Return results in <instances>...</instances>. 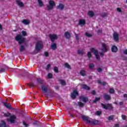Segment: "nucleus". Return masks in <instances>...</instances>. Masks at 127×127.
<instances>
[{
	"mask_svg": "<svg viewBox=\"0 0 127 127\" xmlns=\"http://www.w3.org/2000/svg\"><path fill=\"white\" fill-rule=\"evenodd\" d=\"M45 55L46 57H48V56L49 55L48 52H45Z\"/></svg>",
	"mask_w": 127,
	"mask_h": 127,
	"instance_id": "54",
	"label": "nucleus"
},
{
	"mask_svg": "<svg viewBox=\"0 0 127 127\" xmlns=\"http://www.w3.org/2000/svg\"><path fill=\"white\" fill-rule=\"evenodd\" d=\"M41 89H42V93H44V94H45L46 92H47V87L45 86V85H42L41 86Z\"/></svg>",
	"mask_w": 127,
	"mask_h": 127,
	"instance_id": "16",
	"label": "nucleus"
},
{
	"mask_svg": "<svg viewBox=\"0 0 127 127\" xmlns=\"http://www.w3.org/2000/svg\"><path fill=\"white\" fill-rule=\"evenodd\" d=\"M8 122H10V123H14V121L15 120V116L13 115L11 116L9 119H7Z\"/></svg>",
	"mask_w": 127,
	"mask_h": 127,
	"instance_id": "14",
	"label": "nucleus"
},
{
	"mask_svg": "<svg viewBox=\"0 0 127 127\" xmlns=\"http://www.w3.org/2000/svg\"><path fill=\"white\" fill-rule=\"evenodd\" d=\"M89 123L91 126L99 125V121L98 120H93L91 119L90 121H89Z\"/></svg>",
	"mask_w": 127,
	"mask_h": 127,
	"instance_id": "9",
	"label": "nucleus"
},
{
	"mask_svg": "<svg viewBox=\"0 0 127 127\" xmlns=\"http://www.w3.org/2000/svg\"><path fill=\"white\" fill-rule=\"evenodd\" d=\"M100 56H101V57H103V56H104V53L101 52V53H100Z\"/></svg>",
	"mask_w": 127,
	"mask_h": 127,
	"instance_id": "58",
	"label": "nucleus"
},
{
	"mask_svg": "<svg viewBox=\"0 0 127 127\" xmlns=\"http://www.w3.org/2000/svg\"><path fill=\"white\" fill-rule=\"evenodd\" d=\"M119 104H120V105H123V104H124V102H120L119 103Z\"/></svg>",
	"mask_w": 127,
	"mask_h": 127,
	"instance_id": "61",
	"label": "nucleus"
},
{
	"mask_svg": "<svg viewBox=\"0 0 127 127\" xmlns=\"http://www.w3.org/2000/svg\"><path fill=\"white\" fill-rule=\"evenodd\" d=\"M48 5H47V10H52L56 6V3L53 0L48 1Z\"/></svg>",
	"mask_w": 127,
	"mask_h": 127,
	"instance_id": "1",
	"label": "nucleus"
},
{
	"mask_svg": "<svg viewBox=\"0 0 127 127\" xmlns=\"http://www.w3.org/2000/svg\"><path fill=\"white\" fill-rule=\"evenodd\" d=\"M104 98L105 100H111V96L106 94L104 95Z\"/></svg>",
	"mask_w": 127,
	"mask_h": 127,
	"instance_id": "23",
	"label": "nucleus"
},
{
	"mask_svg": "<svg viewBox=\"0 0 127 127\" xmlns=\"http://www.w3.org/2000/svg\"><path fill=\"white\" fill-rule=\"evenodd\" d=\"M117 11H118V12H122V9H121V8L120 7H118L117 8Z\"/></svg>",
	"mask_w": 127,
	"mask_h": 127,
	"instance_id": "49",
	"label": "nucleus"
},
{
	"mask_svg": "<svg viewBox=\"0 0 127 127\" xmlns=\"http://www.w3.org/2000/svg\"><path fill=\"white\" fill-rule=\"evenodd\" d=\"M5 117H10V114L9 113H7L4 114Z\"/></svg>",
	"mask_w": 127,
	"mask_h": 127,
	"instance_id": "47",
	"label": "nucleus"
},
{
	"mask_svg": "<svg viewBox=\"0 0 127 127\" xmlns=\"http://www.w3.org/2000/svg\"><path fill=\"white\" fill-rule=\"evenodd\" d=\"M51 40L53 42L54 41L58 39V36L56 34H50L49 35Z\"/></svg>",
	"mask_w": 127,
	"mask_h": 127,
	"instance_id": "7",
	"label": "nucleus"
},
{
	"mask_svg": "<svg viewBox=\"0 0 127 127\" xmlns=\"http://www.w3.org/2000/svg\"><path fill=\"white\" fill-rule=\"evenodd\" d=\"M64 66L65 68H67V69L71 70V66L67 63H64Z\"/></svg>",
	"mask_w": 127,
	"mask_h": 127,
	"instance_id": "24",
	"label": "nucleus"
},
{
	"mask_svg": "<svg viewBox=\"0 0 127 127\" xmlns=\"http://www.w3.org/2000/svg\"><path fill=\"white\" fill-rule=\"evenodd\" d=\"M42 48H43V43L41 41H38L36 44V51H40Z\"/></svg>",
	"mask_w": 127,
	"mask_h": 127,
	"instance_id": "2",
	"label": "nucleus"
},
{
	"mask_svg": "<svg viewBox=\"0 0 127 127\" xmlns=\"http://www.w3.org/2000/svg\"><path fill=\"white\" fill-rule=\"evenodd\" d=\"M54 71L56 73H58V67H57V66L55 67Z\"/></svg>",
	"mask_w": 127,
	"mask_h": 127,
	"instance_id": "44",
	"label": "nucleus"
},
{
	"mask_svg": "<svg viewBox=\"0 0 127 127\" xmlns=\"http://www.w3.org/2000/svg\"><path fill=\"white\" fill-rule=\"evenodd\" d=\"M24 49H25V48L24 46L21 45L20 47V51H21V52H22V51H24Z\"/></svg>",
	"mask_w": 127,
	"mask_h": 127,
	"instance_id": "31",
	"label": "nucleus"
},
{
	"mask_svg": "<svg viewBox=\"0 0 127 127\" xmlns=\"http://www.w3.org/2000/svg\"><path fill=\"white\" fill-rule=\"evenodd\" d=\"M82 87L83 89H84V90H86V91H88V90H90V87L86 85L83 84L82 85Z\"/></svg>",
	"mask_w": 127,
	"mask_h": 127,
	"instance_id": "26",
	"label": "nucleus"
},
{
	"mask_svg": "<svg viewBox=\"0 0 127 127\" xmlns=\"http://www.w3.org/2000/svg\"><path fill=\"white\" fill-rule=\"evenodd\" d=\"M85 35L87 36L88 37H91L92 34L89 33H86Z\"/></svg>",
	"mask_w": 127,
	"mask_h": 127,
	"instance_id": "43",
	"label": "nucleus"
},
{
	"mask_svg": "<svg viewBox=\"0 0 127 127\" xmlns=\"http://www.w3.org/2000/svg\"><path fill=\"white\" fill-rule=\"evenodd\" d=\"M126 2L127 3V1H126Z\"/></svg>",
	"mask_w": 127,
	"mask_h": 127,
	"instance_id": "64",
	"label": "nucleus"
},
{
	"mask_svg": "<svg viewBox=\"0 0 127 127\" xmlns=\"http://www.w3.org/2000/svg\"><path fill=\"white\" fill-rule=\"evenodd\" d=\"M101 50L103 52H107L109 50V46L106 44H102Z\"/></svg>",
	"mask_w": 127,
	"mask_h": 127,
	"instance_id": "6",
	"label": "nucleus"
},
{
	"mask_svg": "<svg viewBox=\"0 0 127 127\" xmlns=\"http://www.w3.org/2000/svg\"><path fill=\"white\" fill-rule=\"evenodd\" d=\"M0 127H6V125H5L4 121H2V123L0 124Z\"/></svg>",
	"mask_w": 127,
	"mask_h": 127,
	"instance_id": "29",
	"label": "nucleus"
},
{
	"mask_svg": "<svg viewBox=\"0 0 127 127\" xmlns=\"http://www.w3.org/2000/svg\"><path fill=\"white\" fill-rule=\"evenodd\" d=\"M88 15L90 17H93V16H94V15H95V13H94V12L93 11H89L88 12Z\"/></svg>",
	"mask_w": 127,
	"mask_h": 127,
	"instance_id": "19",
	"label": "nucleus"
},
{
	"mask_svg": "<svg viewBox=\"0 0 127 127\" xmlns=\"http://www.w3.org/2000/svg\"><path fill=\"white\" fill-rule=\"evenodd\" d=\"M101 114H102V111H98L96 112V113H95V115H96V116H100Z\"/></svg>",
	"mask_w": 127,
	"mask_h": 127,
	"instance_id": "42",
	"label": "nucleus"
},
{
	"mask_svg": "<svg viewBox=\"0 0 127 127\" xmlns=\"http://www.w3.org/2000/svg\"><path fill=\"white\" fill-rule=\"evenodd\" d=\"M98 83H99L101 84V85H103L104 86H106V85H107V83L105 82H101V81H100V80L98 81Z\"/></svg>",
	"mask_w": 127,
	"mask_h": 127,
	"instance_id": "37",
	"label": "nucleus"
},
{
	"mask_svg": "<svg viewBox=\"0 0 127 127\" xmlns=\"http://www.w3.org/2000/svg\"><path fill=\"white\" fill-rule=\"evenodd\" d=\"M101 106L103 107V109H105V110H111L113 108V107H112V105L111 104H101Z\"/></svg>",
	"mask_w": 127,
	"mask_h": 127,
	"instance_id": "5",
	"label": "nucleus"
},
{
	"mask_svg": "<svg viewBox=\"0 0 127 127\" xmlns=\"http://www.w3.org/2000/svg\"><path fill=\"white\" fill-rule=\"evenodd\" d=\"M15 40L18 41L19 43H23L25 41V39L21 35H18L15 37Z\"/></svg>",
	"mask_w": 127,
	"mask_h": 127,
	"instance_id": "3",
	"label": "nucleus"
},
{
	"mask_svg": "<svg viewBox=\"0 0 127 127\" xmlns=\"http://www.w3.org/2000/svg\"><path fill=\"white\" fill-rule=\"evenodd\" d=\"M125 127H127V126L126 125V126H125Z\"/></svg>",
	"mask_w": 127,
	"mask_h": 127,
	"instance_id": "63",
	"label": "nucleus"
},
{
	"mask_svg": "<svg viewBox=\"0 0 127 127\" xmlns=\"http://www.w3.org/2000/svg\"><path fill=\"white\" fill-rule=\"evenodd\" d=\"M78 54H80V55H83L84 54V52L83 50H79L77 51Z\"/></svg>",
	"mask_w": 127,
	"mask_h": 127,
	"instance_id": "30",
	"label": "nucleus"
},
{
	"mask_svg": "<svg viewBox=\"0 0 127 127\" xmlns=\"http://www.w3.org/2000/svg\"><path fill=\"white\" fill-rule=\"evenodd\" d=\"M82 119L83 120V121H85V122H86L87 124H88V125H90V122H91V119L87 117V116H82Z\"/></svg>",
	"mask_w": 127,
	"mask_h": 127,
	"instance_id": "11",
	"label": "nucleus"
},
{
	"mask_svg": "<svg viewBox=\"0 0 127 127\" xmlns=\"http://www.w3.org/2000/svg\"><path fill=\"white\" fill-rule=\"evenodd\" d=\"M3 105L6 108H7V109H11V105H10L9 104L4 102Z\"/></svg>",
	"mask_w": 127,
	"mask_h": 127,
	"instance_id": "22",
	"label": "nucleus"
},
{
	"mask_svg": "<svg viewBox=\"0 0 127 127\" xmlns=\"http://www.w3.org/2000/svg\"><path fill=\"white\" fill-rule=\"evenodd\" d=\"M101 16L102 17H106V16H107V13H103V14H101Z\"/></svg>",
	"mask_w": 127,
	"mask_h": 127,
	"instance_id": "46",
	"label": "nucleus"
},
{
	"mask_svg": "<svg viewBox=\"0 0 127 127\" xmlns=\"http://www.w3.org/2000/svg\"><path fill=\"white\" fill-rule=\"evenodd\" d=\"M98 72H102V68H99L97 69Z\"/></svg>",
	"mask_w": 127,
	"mask_h": 127,
	"instance_id": "57",
	"label": "nucleus"
},
{
	"mask_svg": "<svg viewBox=\"0 0 127 127\" xmlns=\"http://www.w3.org/2000/svg\"><path fill=\"white\" fill-rule=\"evenodd\" d=\"M91 94H92V95H96V91L93 90L92 92H91Z\"/></svg>",
	"mask_w": 127,
	"mask_h": 127,
	"instance_id": "56",
	"label": "nucleus"
},
{
	"mask_svg": "<svg viewBox=\"0 0 127 127\" xmlns=\"http://www.w3.org/2000/svg\"><path fill=\"white\" fill-rule=\"evenodd\" d=\"M23 125L25 126V127H28V125H27V124H26V123H25V122H23Z\"/></svg>",
	"mask_w": 127,
	"mask_h": 127,
	"instance_id": "53",
	"label": "nucleus"
},
{
	"mask_svg": "<svg viewBox=\"0 0 127 127\" xmlns=\"http://www.w3.org/2000/svg\"><path fill=\"white\" fill-rule=\"evenodd\" d=\"M80 101L83 102V103H87V102L89 101V99L88 97L85 96H80L79 98Z\"/></svg>",
	"mask_w": 127,
	"mask_h": 127,
	"instance_id": "10",
	"label": "nucleus"
},
{
	"mask_svg": "<svg viewBox=\"0 0 127 127\" xmlns=\"http://www.w3.org/2000/svg\"><path fill=\"white\" fill-rule=\"evenodd\" d=\"M109 93L110 94H114V93H115V89L113 88H110L109 90Z\"/></svg>",
	"mask_w": 127,
	"mask_h": 127,
	"instance_id": "33",
	"label": "nucleus"
},
{
	"mask_svg": "<svg viewBox=\"0 0 127 127\" xmlns=\"http://www.w3.org/2000/svg\"><path fill=\"white\" fill-rule=\"evenodd\" d=\"M112 52H117L118 51V47L116 46H113L111 48Z\"/></svg>",
	"mask_w": 127,
	"mask_h": 127,
	"instance_id": "20",
	"label": "nucleus"
},
{
	"mask_svg": "<svg viewBox=\"0 0 127 127\" xmlns=\"http://www.w3.org/2000/svg\"><path fill=\"white\" fill-rule=\"evenodd\" d=\"M80 74L81 76H86V71L84 70H82L80 71Z\"/></svg>",
	"mask_w": 127,
	"mask_h": 127,
	"instance_id": "28",
	"label": "nucleus"
},
{
	"mask_svg": "<svg viewBox=\"0 0 127 127\" xmlns=\"http://www.w3.org/2000/svg\"><path fill=\"white\" fill-rule=\"evenodd\" d=\"M29 86L30 87H34V84L32 83H29Z\"/></svg>",
	"mask_w": 127,
	"mask_h": 127,
	"instance_id": "50",
	"label": "nucleus"
},
{
	"mask_svg": "<svg viewBox=\"0 0 127 127\" xmlns=\"http://www.w3.org/2000/svg\"><path fill=\"white\" fill-rule=\"evenodd\" d=\"M91 51L94 54L97 60H100V56H99V52L98 51L94 48H92L91 49Z\"/></svg>",
	"mask_w": 127,
	"mask_h": 127,
	"instance_id": "4",
	"label": "nucleus"
},
{
	"mask_svg": "<svg viewBox=\"0 0 127 127\" xmlns=\"http://www.w3.org/2000/svg\"><path fill=\"white\" fill-rule=\"evenodd\" d=\"M124 54H127V49L125 50L124 51Z\"/></svg>",
	"mask_w": 127,
	"mask_h": 127,
	"instance_id": "59",
	"label": "nucleus"
},
{
	"mask_svg": "<svg viewBox=\"0 0 127 127\" xmlns=\"http://www.w3.org/2000/svg\"><path fill=\"white\" fill-rule=\"evenodd\" d=\"M79 24L80 25L83 26V25H85V24H86V20H85V19H80L79 20Z\"/></svg>",
	"mask_w": 127,
	"mask_h": 127,
	"instance_id": "13",
	"label": "nucleus"
},
{
	"mask_svg": "<svg viewBox=\"0 0 127 127\" xmlns=\"http://www.w3.org/2000/svg\"><path fill=\"white\" fill-rule=\"evenodd\" d=\"M2 30V26L0 24V30Z\"/></svg>",
	"mask_w": 127,
	"mask_h": 127,
	"instance_id": "60",
	"label": "nucleus"
},
{
	"mask_svg": "<svg viewBox=\"0 0 127 127\" xmlns=\"http://www.w3.org/2000/svg\"><path fill=\"white\" fill-rule=\"evenodd\" d=\"M22 23L25 25H28L30 23V20L24 19L22 21Z\"/></svg>",
	"mask_w": 127,
	"mask_h": 127,
	"instance_id": "12",
	"label": "nucleus"
},
{
	"mask_svg": "<svg viewBox=\"0 0 127 127\" xmlns=\"http://www.w3.org/2000/svg\"><path fill=\"white\" fill-rule=\"evenodd\" d=\"M123 97L125 98V100H127V94H125L123 95Z\"/></svg>",
	"mask_w": 127,
	"mask_h": 127,
	"instance_id": "52",
	"label": "nucleus"
},
{
	"mask_svg": "<svg viewBox=\"0 0 127 127\" xmlns=\"http://www.w3.org/2000/svg\"><path fill=\"white\" fill-rule=\"evenodd\" d=\"M122 119L125 121V120H127V116L125 115H122Z\"/></svg>",
	"mask_w": 127,
	"mask_h": 127,
	"instance_id": "45",
	"label": "nucleus"
},
{
	"mask_svg": "<svg viewBox=\"0 0 127 127\" xmlns=\"http://www.w3.org/2000/svg\"><path fill=\"white\" fill-rule=\"evenodd\" d=\"M51 67V65H50V64H49L47 65V66L46 67V69L48 70L50 69Z\"/></svg>",
	"mask_w": 127,
	"mask_h": 127,
	"instance_id": "40",
	"label": "nucleus"
},
{
	"mask_svg": "<svg viewBox=\"0 0 127 127\" xmlns=\"http://www.w3.org/2000/svg\"><path fill=\"white\" fill-rule=\"evenodd\" d=\"M64 4L62 3H60L57 6L58 9H60V10H63V9H64Z\"/></svg>",
	"mask_w": 127,
	"mask_h": 127,
	"instance_id": "17",
	"label": "nucleus"
},
{
	"mask_svg": "<svg viewBox=\"0 0 127 127\" xmlns=\"http://www.w3.org/2000/svg\"><path fill=\"white\" fill-rule=\"evenodd\" d=\"M116 127H119V125H116Z\"/></svg>",
	"mask_w": 127,
	"mask_h": 127,
	"instance_id": "62",
	"label": "nucleus"
},
{
	"mask_svg": "<svg viewBox=\"0 0 127 127\" xmlns=\"http://www.w3.org/2000/svg\"><path fill=\"white\" fill-rule=\"evenodd\" d=\"M38 4L40 6H43L44 3L43 1H42V0H38Z\"/></svg>",
	"mask_w": 127,
	"mask_h": 127,
	"instance_id": "27",
	"label": "nucleus"
},
{
	"mask_svg": "<svg viewBox=\"0 0 127 127\" xmlns=\"http://www.w3.org/2000/svg\"><path fill=\"white\" fill-rule=\"evenodd\" d=\"M100 98H96L95 100L93 101V103H96V102H98Z\"/></svg>",
	"mask_w": 127,
	"mask_h": 127,
	"instance_id": "48",
	"label": "nucleus"
},
{
	"mask_svg": "<svg viewBox=\"0 0 127 127\" xmlns=\"http://www.w3.org/2000/svg\"><path fill=\"white\" fill-rule=\"evenodd\" d=\"M64 36L65 38L69 39L70 38V37H71V34L70 33V32L66 31L64 33Z\"/></svg>",
	"mask_w": 127,
	"mask_h": 127,
	"instance_id": "18",
	"label": "nucleus"
},
{
	"mask_svg": "<svg viewBox=\"0 0 127 127\" xmlns=\"http://www.w3.org/2000/svg\"><path fill=\"white\" fill-rule=\"evenodd\" d=\"M51 48L53 50H55V49L57 48V45L54 43H53L51 45Z\"/></svg>",
	"mask_w": 127,
	"mask_h": 127,
	"instance_id": "21",
	"label": "nucleus"
},
{
	"mask_svg": "<svg viewBox=\"0 0 127 127\" xmlns=\"http://www.w3.org/2000/svg\"><path fill=\"white\" fill-rule=\"evenodd\" d=\"M94 67H95V65L93 64H89V68L90 69H93Z\"/></svg>",
	"mask_w": 127,
	"mask_h": 127,
	"instance_id": "36",
	"label": "nucleus"
},
{
	"mask_svg": "<svg viewBox=\"0 0 127 127\" xmlns=\"http://www.w3.org/2000/svg\"><path fill=\"white\" fill-rule=\"evenodd\" d=\"M97 33H98V34H100L102 33V30H99L98 31V32H97Z\"/></svg>",
	"mask_w": 127,
	"mask_h": 127,
	"instance_id": "55",
	"label": "nucleus"
},
{
	"mask_svg": "<svg viewBox=\"0 0 127 127\" xmlns=\"http://www.w3.org/2000/svg\"><path fill=\"white\" fill-rule=\"evenodd\" d=\"M17 4L20 6V7H22V6H23V3L20 0H17Z\"/></svg>",
	"mask_w": 127,
	"mask_h": 127,
	"instance_id": "25",
	"label": "nucleus"
},
{
	"mask_svg": "<svg viewBox=\"0 0 127 127\" xmlns=\"http://www.w3.org/2000/svg\"><path fill=\"white\" fill-rule=\"evenodd\" d=\"M52 77H53V74H52V73H48V79H51V78H52Z\"/></svg>",
	"mask_w": 127,
	"mask_h": 127,
	"instance_id": "34",
	"label": "nucleus"
},
{
	"mask_svg": "<svg viewBox=\"0 0 127 127\" xmlns=\"http://www.w3.org/2000/svg\"><path fill=\"white\" fill-rule=\"evenodd\" d=\"M60 83H61V85H62V86H65V85H66V82H65V81H64V80H61L60 81Z\"/></svg>",
	"mask_w": 127,
	"mask_h": 127,
	"instance_id": "32",
	"label": "nucleus"
},
{
	"mask_svg": "<svg viewBox=\"0 0 127 127\" xmlns=\"http://www.w3.org/2000/svg\"><path fill=\"white\" fill-rule=\"evenodd\" d=\"M113 38L115 41L119 40V34L118 33H114L113 34Z\"/></svg>",
	"mask_w": 127,
	"mask_h": 127,
	"instance_id": "15",
	"label": "nucleus"
},
{
	"mask_svg": "<svg viewBox=\"0 0 127 127\" xmlns=\"http://www.w3.org/2000/svg\"><path fill=\"white\" fill-rule=\"evenodd\" d=\"M114 118H115V116L114 115H111L108 117L109 121H112V120L114 119Z\"/></svg>",
	"mask_w": 127,
	"mask_h": 127,
	"instance_id": "35",
	"label": "nucleus"
},
{
	"mask_svg": "<svg viewBox=\"0 0 127 127\" xmlns=\"http://www.w3.org/2000/svg\"><path fill=\"white\" fill-rule=\"evenodd\" d=\"M78 91H77V90H73V92L71 93V97L72 99H75V98H76V97H77V96H78Z\"/></svg>",
	"mask_w": 127,
	"mask_h": 127,
	"instance_id": "8",
	"label": "nucleus"
},
{
	"mask_svg": "<svg viewBox=\"0 0 127 127\" xmlns=\"http://www.w3.org/2000/svg\"><path fill=\"white\" fill-rule=\"evenodd\" d=\"M87 56L88 58H91L92 57V53H91L90 52H88L87 53Z\"/></svg>",
	"mask_w": 127,
	"mask_h": 127,
	"instance_id": "39",
	"label": "nucleus"
},
{
	"mask_svg": "<svg viewBox=\"0 0 127 127\" xmlns=\"http://www.w3.org/2000/svg\"><path fill=\"white\" fill-rule=\"evenodd\" d=\"M22 34L23 36H26V35L27 34V33H26V31H22Z\"/></svg>",
	"mask_w": 127,
	"mask_h": 127,
	"instance_id": "41",
	"label": "nucleus"
},
{
	"mask_svg": "<svg viewBox=\"0 0 127 127\" xmlns=\"http://www.w3.org/2000/svg\"><path fill=\"white\" fill-rule=\"evenodd\" d=\"M78 104L79 107H84V103L81 102H79L78 103Z\"/></svg>",
	"mask_w": 127,
	"mask_h": 127,
	"instance_id": "38",
	"label": "nucleus"
},
{
	"mask_svg": "<svg viewBox=\"0 0 127 127\" xmlns=\"http://www.w3.org/2000/svg\"><path fill=\"white\" fill-rule=\"evenodd\" d=\"M75 38L76 40H78L79 39V36L77 34H75Z\"/></svg>",
	"mask_w": 127,
	"mask_h": 127,
	"instance_id": "51",
	"label": "nucleus"
}]
</instances>
